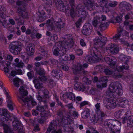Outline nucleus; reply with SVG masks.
I'll use <instances>...</instances> for the list:
<instances>
[{
  "mask_svg": "<svg viewBox=\"0 0 133 133\" xmlns=\"http://www.w3.org/2000/svg\"><path fill=\"white\" fill-rule=\"evenodd\" d=\"M65 39L62 42L57 43L52 48L54 54L56 56L62 57L65 54L67 50L73 45L74 42L72 36L68 34L64 36Z\"/></svg>",
  "mask_w": 133,
  "mask_h": 133,
  "instance_id": "1",
  "label": "nucleus"
},
{
  "mask_svg": "<svg viewBox=\"0 0 133 133\" xmlns=\"http://www.w3.org/2000/svg\"><path fill=\"white\" fill-rule=\"evenodd\" d=\"M19 92L21 95L18 96L17 99L18 101L23 106L29 108L31 107V105L34 106L37 105V103L31 96H26L28 92L24 87H21L19 89Z\"/></svg>",
  "mask_w": 133,
  "mask_h": 133,
  "instance_id": "2",
  "label": "nucleus"
},
{
  "mask_svg": "<svg viewBox=\"0 0 133 133\" xmlns=\"http://www.w3.org/2000/svg\"><path fill=\"white\" fill-rule=\"evenodd\" d=\"M53 21L55 24V26H54L52 21L49 19L47 21L46 24L48 29L50 31H53L56 32L60 31L61 29L64 27V23L60 18L57 16L54 17Z\"/></svg>",
  "mask_w": 133,
  "mask_h": 133,
  "instance_id": "3",
  "label": "nucleus"
},
{
  "mask_svg": "<svg viewBox=\"0 0 133 133\" xmlns=\"http://www.w3.org/2000/svg\"><path fill=\"white\" fill-rule=\"evenodd\" d=\"M65 114V110L63 108L59 109L57 111V115L62 117L61 119V124L65 130L69 131L70 129L69 125L71 123L72 119L66 117H63L64 114Z\"/></svg>",
  "mask_w": 133,
  "mask_h": 133,
  "instance_id": "4",
  "label": "nucleus"
},
{
  "mask_svg": "<svg viewBox=\"0 0 133 133\" xmlns=\"http://www.w3.org/2000/svg\"><path fill=\"white\" fill-rule=\"evenodd\" d=\"M122 86L118 82L111 83L109 88V90L111 92L109 96L114 97H118V96L122 94Z\"/></svg>",
  "mask_w": 133,
  "mask_h": 133,
  "instance_id": "5",
  "label": "nucleus"
},
{
  "mask_svg": "<svg viewBox=\"0 0 133 133\" xmlns=\"http://www.w3.org/2000/svg\"><path fill=\"white\" fill-rule=\"evenodd\" d=\"M91 54L92 56L89 55L87 56L85 58V61L88 62H95L102 58L101 53L96 48H94L91 50Z\"/></svg>",
  "mask_w": 133,
  "mask_h": 133,
  "instance_id": "6",
  "label": "nucleus"
},
{
  "mask_svg": "<svg viewBox=\"0 0 133 133\" xmlns=\"http://www.w3.org/2000/svg\"><path fill=\"white\" fill-rule=\"evenodd\" d=\"M107 41V38L105 37H102L100 39L98 37H96L94 40V45L95 47H96L95 48L97 49L101 52V51L98 49L102 51L104 50V46Z\"/></svg>",
  "mask_w": 133,
  "mask_h": 133,
  "instance_id": "7",
  "label": "nucleus"
},
{
  "mask_svg": "<svg viewBox=\"0 0 133 133\" xmlns=\"http://www.w3.org/2000/svg\"><path fill=\"white\" fill-rule=\"evenodd\" d=\"M10 52L15 55L20 54L22 50L21 46L15 42L11 43L9 46Z\"/></svg>",
  "mask_w": 133,
  "mask_h": 133,
  "instance_id": "8",
  "label": "nucleus"
},
{
  "mask_svg": "<svg viewBox=\"0 0 133 133\" xmlns=\"http://www.w3.org/2000/svg\"><path fill=\"white\" fill-rule=\"evenodd\" d=\"M57 125L56 121L53 120L51 121L49 125L46 133H62L60 129L56 131Z\"/></svg>",
  "mask_w": 133,
  "mask_h": 133,
  "instance_id": "9",
  "label": "nucleus"
},
{
  "mask_svg": "<svg viewBox=\"0 0 133 133\" xmlns=\"http://www.w3.org/2000/svg\"><path fill=\"white\" fill-rule=\"evenodd\" d=\"M0 117L1 120L4 122L12 120V117L9 115L6 109H0Z\"/></svg>",
  "mask_w": 133,
  "mask_h": 133,
  "instance_id": "10",
  "label": "nucleus"
},
{
  "mask_svg": "<svg viewBox=\"0 0 133 133\" xmlns=\"http://www.w3.org/2000/svg\"><path fill=\"white\" fill-rule=\"evenodd\" d=\"M14 119L12 123V124L14 127V128L16 129L18 133H23L22 131V125L21 122L16 117L14 116Z\"/></svg>",
  "mask_w": 133,
  "mask_h": 133,
  "instance_id": "11",
  "label": "nucleus"
},
{
  "mask_svg": "<svg viewBox=\"0 0 133 133\" xmlns=\"http://www.w3.org/2000/svg\"><path fill=\"white\" fill-rule=\"evenodd\" d=\"M56 6L58 10L63 12L69 10L70 8L69 5L67 4V2L65 1H64L59 4H56Z\"/></svg>",
  "mask_w": 133,
  "mask_h": 133,
  "instance_id": "12",
  "label": "nucleus"
},
{
  "mask_svg": "<svg viewBox=\"0 0 133 133\" xmlns=\"http://www.w3.org/2000/svg\"><path fill=\"white\" fill-rule=\"evenodd\" d=\"M111 96H111H110V98L107 99V105L105 106V107L108 109L114 108L116 105L118 106L117 103H116V101H114L113 98H114L116 99L117 97H113L112 96Z\"/></svg>",
  "mask_w": 133,
  "mask_h": 133,
  "instance_id": "13",
  "label": "nucleus"
},
{
  "mask_svg": "<svg viewBox=\"0 0 133 133\" xmlns=\"http://www.w3.org/2000/svg\"><path fill=\"white\" fill-rule=\"evenodd\" d=\"M16 12L19 15L22 17L23 19H27L28 18V13L24 7H18Z\"/></svg>",
  "mask_w": 133,
  "mask_h": 133,
  "instance_id": "14",
  "label": "nucleus"
},
{
  "mask_svg": "<svg viewBox=\"0 0 133 133\" xmlns=\"http://www.w3.org/2000/svg\"><path fill=\"white\" fill-rule=\"evenodd\" d=\"M106 50L108 52H109L111 54H114L118 52L119 49L116 45L111 43L108 45Z\"/></svg>",
  "mask_w": 133,
  "mask_h": 133,
  "instance_id": "15",
  "label": "nucleus"
},
{
  "mask_svg": "<svg viewBox=\"0 0 133 133\" xmlns=\"http://www.w3.org/2000/svg\"><path fill=\"white\" fill-rule=\"evenodd\" d=\"M107 81L108 79L106 76L101 77L97 83V87L100 88L102 87L104 88L106 87L107 86Z\"/></svg>",
  "mask_w": 133,
  "mask_h": 133,
  "instance_id": "16",
  "label": "nucleus"
},
{
  "mask_svg": "<svg viewBox=\"0 0 133 133\" xmlns=\"http://www.w3.org/2000/svg\"><path fill=\"white\" fill-rule=\"evenodd\" d=\"M105 61L111 66H114L117 60L116 58L111 56H106L104 57Z\"/></svg>",
  "mask_w": 133,
  "mask_h": 133,
  "instance_id": "17",
  "label": "nucleus"
},
{
  "mask_svg": "<svg viewBox=\"0 0 133 133\" xmlns=\"http://www.w3.org/2000/svg\"><path fill=\"white\" fill-rule=\"evenodd\" d=\"M83 65L78 63L74 64L72 66V70L74 74L76 75L81 72L82 69Z\"/></svg>",
  "mask_w": 133,
  "mask_h": 133,
  "instance_id": "18",
  "label": "nucleus"
},
{
  "mask_svg": "<svg viewBox=\"0 0 133 133\" xmlns=\"http://www.w3.org/2000/svg\"><path fill=\"white\" fill-rule=\"evenodd\" d=\"M49 111L45 110L41 113V118L39 120V122L41 124L43 123L45 120L48 119V117L49 115Z\"/></svg>",
  "mask_w": 133,
  "mask_h": 133,
  "instance_id": "19",
  "label": "nucleus"
},
{
  "mask_svg": "<svg viewBox=\"0 0 133 133\" xmlns=\"http://www.w3.org/2000/svg\"><path fill=\"white\" fill-rule=\"evenodd\" d=\"M36 73L41 76L40 78L41 81H46V78L45 76V72L44 70L42 68L38 69L37 68H35Z\"/></svg>",
  "mask_w": 133,
  "mask_h": 133,
  "instance_id": "20",
  "label": "nucleus"
},
{
  "mask_svg": "<svg viewBox=\"0 0 133 133\" xmlns=\"http://www.w3.org/2000/svg\"><path fill=\"white\" fill-rule=\"evenodd\" d=\"M116 103H117V105L118 107H123L129 104V102L127 99L122 97L118 98L117 99Z\"/></svg>",
  "mask_w": 133,
  "mask_h": 133,
  "instance_id": "21",
  "label": "nucleus"
},
{
  "mask_svg": "<svg viewBox=\"0 0 133 133\" xmlns=\"http://www.w3.org/2000/svg\"><path fill=\"white\" fill-rule=\"evenodd\" d=\"M121 123L120 122H117L116 123V121L115 124L112 127L110 133H119L121 128Z\"/></svg>",
  "mask_w": 133,
  "mask_h": 133,
  "instance_id": "22",
  "label": "nucleus"
},
{
  "mask_svg": "<svg viewBox=\"0 0 133 133\" xmlns=\"http://www.w3.org/2000/svg\"><path fill=\"white\" fill-rule=\"evenodd\" d=\"M35 46L32 43H30L27 45L26 48L27 53L29 56L33 55L35 52Z\"/></svg>",
  "mask_w": 133,
  "mask_h": 133,
  "instance_id": "23",
  "label": "nucleus"
},
{
  "mask_svg": "<svg viewBox=\"0 0 133 133\" xmlns=\"http://www.w3.org/2000/svg\"><path fill=\"white\" fill-rule=\"evenodd\" d=\"M120 9L123 11H129L131 8V5L125 2H121L119 4Z\"/></svg>",
  "mask_w": 133,
  "mask_h": 133,
  "instance_id": "24",
  "label": "nucleus"
},
{
  "mask_svg": "<svg viewBox=\"0 0 133 133\" xmlns=\"http://www.w3.org/2000/svg\"><path fill=\"white\" fill-rule=\"evenodd\" d=\"M92 27L88 23H85L84 26V35H89L91 32Z\"/></svg>",
  "mask_w": 133,
  "mask_h": 133,
  "instance_id": "25",
  "label": "nucleus"
},
{
  "mask_svg": "<svg viewBox=\"0 0 133 133\" xmlns=\"http://www.w3.org/2000/svg\"><path fill=\"white\" fill-rule=\"evenodd\" d=\"M84 82L87 84H89L91 83L92 78L90 76L88 75V71L84 70Z\"/></svg>",
  "mask_w": 133,
  "mask_h": 133,
  "instance_id": "26",
  "label": "nucleus"
},
{
  "mask_svg": "<svg viewBox=\"0 0 133 133\" xmlns=\"http://www.w3.org/2000/svg\"><path fill=\"white\" fill-rule=\"evenodd\" d=\"M39 50L41 52L40 53L45 58H47L50 56L46 47L45 46H41L39 49Z\"/></svg>",
  "mask_w": 133,
  "mask_h": 133,
  "instance_id": "27",
  "label": "nucleus"
},
{
  "mask_svg": "<svg viewBox=\"0 0 133 133\" xmlns=\"http://www.w3.org/2000/svg\"><path fill=\"white\" fill-rule=\"evenodd\" d=\"M116 121L111 119H108L104 121V125L107 126L110 128V131L112 129V127L115 124Z\"/></svg>",
  "mask_w": 133,
  "mask_h": 133,
  "instance_id": "28",
  "label": "nucleus"
},
{
  "mask_svg": "<svg viewBox=\"0 0 133 133\" xmlns=\"http://www.w3.org/2000/svg\"><path fill=\"white\" fill-rule=\"evenodd\" d=\"M36 110H33L32 111L33 115L36 116L39 113L37 111L41 113L45 110L43 106L40 105H38L36 108Z\"/></svg>",
  "mask_w": 133,
  "mask_h": 133,
  "instance_id": "29",
  "label": "nucleus"
},
{
  "mask_svg": "<svg viewBox=\"0 0 133 133\" xmlns=\"http://www.w3.org/2000/svg\"><path fill=\"white\" fill-rule=\"evenodd\" d=\"M51 74L52 76L56 77L57 79L60 78L62 76L60 70L57 69L53 70L51 72Z\"/></svg>",
  "mask_w": 133,
  "mask_h": 133,
  "instance_id": "30",
  "label": "nucleus"
},
{
  "mask_svg": "<svg viewBox=\"0 0 133 133\" xmlns=\"http://www.w3.org/2000/svg\"><path fill=\"white\" fill-rule=\"evenodd\" d=\"M118 69V67L117 68V70L115 71H113L112 74V76L115 78H118L121 77L122 76V73Z\"/></svg>",
  "mask_w": 133,
  "mask_h": 133,
  "instance_id": "31",
  "label": "nucleus"
},
{
  "mask_svg": "<svg viewBox=\"0 0 133 133\" xmlns=\"http://www.w3.org/2000/svg\"><path fill=\"white\" fill-rule=\"evenodd\" d=\"M109 22H107L104 23H99L98 26V28L100 30H104L109 26Z\"/></svg>",
  "mask_w": 133,
  "mask_h": 133,
  "instance_id": "32",
  "label": "nucleus"
},
{
  "mask_svg": "<svg viewBox=\"0 0 133 133\" xmlns=\"http://www.w3.org/2000/svg\"><path fill=\"white\" fill-rule=\"evenodd\" d=\"M85 4L89 10H93L94 8V3L91 0H88L87 2L85 3Z\"/></svg>",
  "mask_w": 133,
  "mask_h": 133,
  "instance_id": "33",
  "label": "nucleus"
},
{
  "mask_svg": "<svg viewBox=\"0 0 133 133\" xmlns=\"http://www.w3.org/2000/svg\"><path fill=\"white\" fill-rule=\"evenodd\" d=\"M119 58L121 61L124 62L126 63L128 62L131 58L130 57L127 56L123 54L120 55L119 56Z\"/></svg>",
  "mask_w": 133,
  "mask_h": 133,
  "instance_id": "34",
  "label": "nucleus"
},
{
  "mask_svg": "<svg viewBox=\"0 0 133 133\" xmlns=\"http://www.w3.org/2000/svg\"><path fill=\"white\" fill-rule=\"evenodd\" d=\"M127 112H128L126 113H125L124 111L123 110H119L116 112L115 115L117 118H122L124 116H125L126 114H128Z\"/></svg>",
  "mask_w": 133,
  "mask_h": 133,
  "instance_id": "35",
  "label": "nucleus"
},
{
  "mask_svg": "<svg viewBox=\"0 0 133 133\" xmlns=\"http://www.w3.org/2000/svg\"><path fill=\"white\" fill-rule=\"evenodd\" d=\"M118 32H119V33L121 34V36H128L129 35V33L123 29L122 27L119 26L118 29Z\"/></svg>",
  "mask_w": 133,
  "mask_h": 133,
  "instance_id": "36",
  "label": "nucleus"
},
{
  "mask_svg": "<svg viewBox=\"0 0 133 133\" xmlns=\"http://www.w3.org/2000/svg\"><path fill=\"white\" fill-rule=\"evenodd\" d=\"M3 126L4 133H14L10 127L6 124H3Z\"/></svg>",
  "mask_w": 133,
  "mask_h": 133,
  "instance_id": "37",
  "label": "nucleus"
},
{
  "mask_svg": "<svg viewBox=\"0 0 133 133\" xmlns=\"http://www.w3.org/2000/svg\"><path fill=\"white\" fill-rule=\"evenodd\" d=\"M100 19V17L98 16H96L94 17V20L92 22V23L95 27L98 28V25L100 23L98 22V21Z\"/></svg>",
  "mask_w": 133,
  "mask_h": 133,
  "instance_id": "38",
  "label": "nucleus"
},
{
  "mask_svg": "<svg viewBox=\"0 0 133 133\" xmlns=\"http://www.w3.org/2000/svg\"><path fill=\"white\" fill-rule=\"evenodd\" d=\"M83 85L78 83H76L74 86V89L78 91H83Z\"/></svg>",
  "mask_w": 133,
  "mask_h": 133,
  "instance_id": "39",
  "label": "nucleus"
},
{
  "mask_svg": "<svg viewBox=\"0 0 133 133\" xmlns=\"http://www.w3.org/2000/svg\"><path fill=\"white\" fill-rule=\"evenodd\" d=\"M75 6H73L72 7L70 8V14L72 18L74 17L76 15V12L75 10Z\"/></svg>",
  "mask_w": 133,
  "mask_h": 133,
  "instance_id": "40",
  "label": "nucleus"
},
{
  "mask_svg": "<svg viewBox=\"0 0 133 133\" xmlns=\"http://www.w3.org/2000/svg\"><path fill=\"white\" fill-rule=\"evenodd\" d=\"M129 68V66L127 63H123L122 66L118 67V69L120 71H123V69L128 70Z\"/></svg>",
  "mask_w": 133,
  "mask_h": 133,
  "instance_id": "41",
  "label": "nucleus"
},
{
  "mask_svg": "<svg viewBox=\"0 0 133 133\" xmlns=\"http://www.w3.org/2000/svg\"><path fill=\"white\" fill-rule=\"evenodd\" d=\"M66 96L67 97L72 101H75V95L72 92L66 93Z\"/></svg>",
  "mask_w": 133,
  "mask_h": 133,
  "instance_id": "42",
  "label": "nucleus"
},
{
  "mask_svg": "<svg viewBox=\"0 0 133 133\" xmlns=\"http://www.w3.org/2000/svg\"><path fill=\"white\" fill-rule=\"evenodd\" d=\"M2 26L5 28H6L11 25L9 23V20L6 19H4V21L1 23Z\"/></svg>",
  "mask_w": 133,
  "mask_h": 133,
  "instance_id": "43",
  "label": "nucleus"
},
{
  "mask_svg": "<svg viewBox=\"0 0 133 133\" xmlns=\"http://www.w3.org/2000/svg\"><path fill=\"white\" fill-rule=\"evenodd\" d=\"M97 112L96 113L97 114L98 116L100 118V120H101L102 122L104 117L107 116L106 114L104 112L101 110Z\"/></svg>",
  "mask_w": 133,
  "mask_h": 133,
  "instance_id": "44",
  "label": "nucleus"
},
{
  "mask_svg": "<svg viewBox=\"0 0 133 133\" xmlns=\"http://www.w3.org/2000/svg\"><path fill=\"white\" fill-rule=\"evenodd\" d=\"M14 85L16 87L19 86V84L23 83L22 81L19 78H14L13 80Z\"/></svg>",
  "mask_w": 133,
  "mask_h": 133,
  "instance_id": "45",
  "label": "nucleus"
},
{
  "mask_svg": "<svg viewBox=\"0 0 133 133\" xmlns=\"http://www.w3.org/2000/svg\"><path fill=\"white\" fill-rule=\"evenodd\" d=\"M90 110L88 108L85 109L84 111V119H86L90 117Z\"/></svg>",
  "mask_w": 133,
  "mask_h": 133,
  "instance_id": "46",
  "label": "nucleus"
},
{
  "mask_svg": "<svg viewBox=\"0 0 133 133\" xmlns=\"http://www.w3.org/2000/svg\"><path fill=\"white\" fill-rule=\"evenodd\" d=\"M30 0H18L16 2V4L18 5H20V7H23V6L25 5L24 4L25 3L24 2H23V1H25L26 2V1H30Z\"/></svg>",
  "mask_w": 133,
  "mask_h": 133,
  "instance_id": "47",
  "label": "nucleus"
},
{
  "mask_svg": "<svg viewBox=\"0 0 133 133\" xmlns=\"http://www.w3.org/2000/svg\"><path fill=\"white\" fill-rule=\"evenodd\" d=\"M98 0V2L99 3V5L101 7H106L107 3L105 0Z\"/></svg>",
  "mask_w": 133,
  "mask_h": 133,
  "instance_id": "48",
  "label": "nucleus"
},
{
  "mask_svg": "<svg viewBox=\"0 0 133 133\" xmlns=\"http://www.w3.org/2000/svg\"><path fill=\"white\" fill-rule=\"evenodd\" d=\"M33 82L35 84V87L37 89H39L41 87V84L38 82V79H35L34 80Z\"/></svg>",
  "mask_w": 133,
  "mask_h": 133,
  "instance_id": "49",
  "label": "nucleus"
},
{
  "mask_svg": "<svg viewBox=\"0 0 133 133\" xmlns=\"http://www.w3.org/2000/svg\"><path fill=\"white\" fill-rule=\"evenodd\" d=\"M100 118L97 115V116H95L92 117V119L93 122L95 123L97 122L99 123H101L102 122L101 120H100Z\"/></svg>",
  "mask_w": 133,
  "mask_h": 133,
  "instance_id": "50",
  "label": "nucleus"
},
{
  "mask_svg": "<svg viewBox=\"0 0 133 133\" xmlns=\"http://www.w3.org/2000/svg\"><path fill=\"white\" fill-rule=\"evenodd\" d=\"M48 62H49L48 63L49 64L51 65V64L52 65L56 64V63H57V61L53 58L50 59L49 60Z\"/></svg>",
  "mask_w": 133,
  "mask_h": 133,
  "instance_id": "51",
  "label": "nucleus"
},
{
  "mask_svg": "<svg viewBox=\"0 0 133 133\" xmlns=\"http://www.w3.org/2000/svg\"><path fill=\"white\" fill-rule=\"evenodd\" d=\"M113 71L112 70L108 69H105L104 70V72L106 74L109 75H111L112 76Z\"/></svg>",
  "mask_w": 133,
  "mask_h": 133,
  "instance_id": "52",
  "label": "nucleus"
},
{
  "mask_svg": "<svg viewBox=\"0 0 133 133\" xmlns=\"http://www.w3.org/2000/svg\"><path fill=\"white\" fill-rule=\"evenodd\" d=\"M58 39L57 36L56 34H54L52 36L50 37V41H52V42H55Z\"/></svg>",
  "mask_w": 133,
  "mask_h": 133,
  "instance_id": "53",
  "label": "nucleus"
},
{
  "mask_svg": "<svg viewBox=\"0 0 133 133\" xmlns=\"http://www.w3.org/2000/svg\"><path fill=\"white\" fill-rule=\"evenodd\" d=\"M117 4V2L115 1H110L109 3V5L111 7H115Z\"/></svg>",
  "mask_w": 133,
  "mask_h": 133,
  "instance_id": "54",
  "label": "nucleus"
},
{
  "mask_svg": "<svg viewBox=\"0 0 133 133\" xmlns=\"http://www.w3.org/2000/svg\"><path fill=\"white\" fill-rule=\"evenodd\" d=\"M6 15L4 12L1 13H0V22H2L4 21V19H6L5 18Z\"/></svg>",
  "mask_w": 133,
  "mask_h": 133,
  "instance_id": "55",
  "label": "nucleus"
},
{
  "mask_svg": "<svg viewBox=\"0 0 133 133\" xmlns=\"http://www.w3.org/2000/svg\"><path fill=\"white\" fill-rule=\"evenodd\" d=\"M127 117H128L127 114H126L125 116H124L122 118V123L123 124H124L127 122V124H129V123H128L127 120Z\"/></svg>",
  "mask_w": 133,
  "mask_h": 133,
  "instance_id": "56",
  "label": "nucleus"
},
{
  "mask_svg": "<svg viewBox=\"0 0 133 133\" xmlns=\"http://www.w3.org/2000/svg\"><path fill=\"white\" fill-rule=\"evenodd\" d=\"M2 59L3 58H2V56H0V63H1V64L2 65L4 66L6 64L7 66H8L9 65H10V62H9V63L6 64V63H5V61L3 60H2Z\"/></svg>",
  "mask_w": 133,
  "mask_h": 133,
  "instance_id": "57",
  "label": "nucleus"
},
{
  "mask_svg": "<svg viewBox=\"0 0 133 133\" xmlns=\"http://www.w3.org/2000/svg\"><path fill=\"white\" fill-rule=\"evenodd\" d=\"M103 67H104L102 65H96L95 67V69L96 71L97 72H98L100 71V70L103 69Z\"/></svg>",
  "mask_w": 133,
  "mask_h": 133,
  "instance_id": "58",
  "label": "nucleus"
},
{
  "mask_svg": "<svg viewBox=\"0 0 133 133\" xmlns=\"http://www.w3.org/2000/svg\"><path fill=\"white\" fill-rule=\"evenodd\" d=\"M44 16H45L44 15H43V16H42L41 15L39 16L38 18V21L39 22H41L45 20L46 19V17Z\"/></svg>",
  "mask_w": 133,
  "mask_h": 133,
  "instance_id": "59",
  "label": "nucleus"
},
{
  "mask_svg": "<svg viewBox=\"0 0 133 133\" xmlns=\"http://www.w3.org/2000/svg\"><path fill=\"white\" fill-rule=\"evenodd\" d=\"M27 75L28 77L30 79H31L34 76V72L33 71H31L28 72L27 73Z\"/></svg>",
  "mask_w": 133,
  "mask_h": 133,
  "instance_id": "60",
  "label": "nucleus"
},
{
  "mask_svg": "<svg viewBox=\"0 0 133 133\" xmlns=\"http://www.w3.org/2000/svg\"><path fill=\"white\" fill-rule=\"evenodd\" d=\"M132 18L131 16V14L130 13H128L125 15L124 17V18L125 20H130L131 19H132Z\"/></svg>",
  "mask_w": 133,
  "mask_h": 133,
  "instance_id": "61",
  "label": "nucleus"
},
{
  "mask_svg": "<svg viewBox=\"0 0 133 133\" xmlns=\"http://www.w3.org/2000/svg\"><path fill=\"white\" fill-rule=\"evenodd\" d=\"M100 104L99 103H98L95 105V106L96 108L95 111L96 113L97 112H99V111H101L100 108Z\"/></svg>",
  "mask_w": 133,
  "mask_h": 133,
  "instance_id": "62",
  "label": "nucleus"
},
{
  "mask_svg": "<svg viewBox=\"0 0 133 133\" xmlns=\"http://www.w3.org/2000/svg\"><path fill=\"white\" fill-rule=\"evenodd\" d=\"M75 53L77 55L80 56L82 55L83 52L82 50L78 49L76 50Z\"/></svg>",
  "mask_w": 133,
  "mask_h": 133,
  "instance_id": "63",
  "label": "nucleus"
},
{
  "mask_svg": "<svg viewBox=\"0 0 133 133\" xmlns=\"http://www.w3.org/2000/svg\"><path fill=\"white\" fill-rule=\"evenodd\" d=\"M121 36V34L119 33V32H118V33L116 34L113 37V39L114 41H115L116 40L118 39Z\"/></svg>",
  "mask_w": 133,
  "mask_h": 133,
  "instance_id": "64",
  "label": "nucleus"
}]
</instances>
